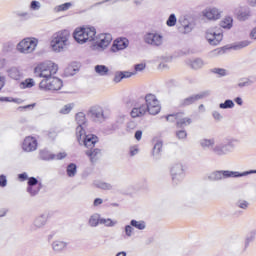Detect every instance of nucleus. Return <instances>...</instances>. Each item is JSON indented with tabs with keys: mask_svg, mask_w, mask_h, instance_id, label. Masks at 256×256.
<instances>
[{
	"mask_svg": "<svg viewBox=\"0 0 256 256\" xmlns=\"http://www.w3.org/2000/svg\"><path fill=\"white\" fill-rule=\"evenodd\" d=\"M79 135H81V133L76 134L79 144L84 145L88 149H93L95 147V143L99 141V138H97V136L93 134L86 135L85 130L83 135L81 136V139H79Z\"/></svg>",
	"mask_w": 256,
	"mask_h": 256,
	"instance_id": "f8f14e48",
	"label": "nucleus"
},
{
	"mask_svg": "<svg viewBox=\"0 0 256 256\" xmlns=\"http://www.w3.org/2000/svg\"><path fill=\"white\" fill-rule=\"evenodd\" d=\"M211 72L219 75V77H225V75H227V70L223 68H213Z\"/></svg>",
	"mask_w": 256,
	"mask_h": 256,
	"instance_id": "a18cd8bd",
	"label": "nucleus"
},
{
	"mask_svg": "<svg viewBox=\"0 0 256 256\" xmlns=\"http://www.w3.org/2000/svg\"><path fill=\"white\" fill-rule=\"evenodd\" d=\"M129 47V40L127 38H118L113 42V45L110 49L112 53H117V51H123Z\"/></svg>",
	"mask_w": 256,
	"mask_h": 256,
	"instance_id": "aec40b11",
	"label": "nucleus"
},
{
	"mask_svg": "<svg viewBox=\"0 0 256 256\" xmlns=\"http://www.w3.org/2000/svg\"><path fill=\"white\" fill-rule=\"evenodd\" d=\"M237 140L233 138H226L223 142L215 145V139H202L200 145L203 149H210L217 157H225L229 153H233V149L236 147Z\"/></svg>",
	"mask_w": 256,
	"mask_h": 256,
	"instance_id": "f257e3e1",
	"label": "nucleus"
},
{
	"mask_svg": "<svg viewBox=\"0 0 256 256\" xmlns=\"http://www.w3.org/2000/svg\"><path fill=\"white\" fill-rule=\"evenodd\" d=\"M40 89L44 91H59L63 87V81L56 77L43 79L39 84Z\"/></svg>",
	"mask_w": 256,
	"mask_h": 256,
	"instance_id": "6e6552de",
	"label": "nucleus"
},
{
	"mask_svg": "<svg viewBox=\"0 0 256 256\" xmlns=\"http://www.w3.org/2000/svg\"><path fill=\"white\" fill-rule=\"evenodd\" d=\"M250 37H251L252 39H256V27L251 31Z\"/></svg>",
	"mask_w": 256,
	"mask_h": 256,
	"instance_id": "774afa93",
	"label": "nucleus"
},
{
	"mask_svg": "<svg viewBox=\"0 0 256 256\" xmlns=\"http://www.w3.org/2000/svg\"><path fill=\"white\" fill-rule=\"evenodd\" d=\"M22 149L26 153L37 151V139L33 136L26 137L22 143Z\"/></svg>",
	"mask_w": 256,
	"mask_h": 256,
	"instance_id": "a211bd4d",
	"label": "nucleus"
},
{
	"mask_svg": "<svg viewBox=\"0 0 256 256\" xmlns=\"http://www.w3.org/2000/svg\"><path fill=\"white\" fill-rule=\"evenodd\" d=\"M212 117L215 119V121H221L223 119V116H221V113L214 111L212 113Z\"/></svg>",
	"mask_w": 256,
	"mask_h": 256,
	"instance_id": "bf43d9fd",
	"label": "nucleus"
},
{
	"mask_svg": "<svg viewBox=\"0 0 256 256\" xmlns=\"http://www.w3.org/2000/svg\"><path fill=\"white\" fill-rule=\"evenodd\" d=\"M46 223L47 215L42 214L35 218L33 222V227H35V229H41V227H45Z\"/></svg>",
	"mask_w": 256,
	"mask_h": 256,
	"instance_id": "393cba45",
	"label": "nucleus"
},
{
	"mask_svg": "<svg viewBox=\"0 0 256 256\" xmlns=\"http://www.w3.org/2000/svg\"><path fill=\"white\" fill-rule=\"evenodd\" d=\"M0 187H7V177L0 175Z\"/></svg>",
	"mask_w": 256,
	"mask_h": 256,
	"instance_id": "6e6d98bb",
	"label": "nucleus"
},
{
	"mask_svg": "<svg viewBox=\"0 0 256 256\" xmlns=\"http://www.w3.org/2000/svg\"><path fill=\"white\" fill-rule=\"evenodd\" d=\"M58 69V66L53 62L42 63L35 69V74L43 79H50L57 73Z\"/></svg>",
	"mask_w": 256,
	"mask_h": 256,
	"instance_id": "423d86ee",
	"label": "nucleus"
},
{
	"mask_svg": "<svg viewBox=\"0 0 256 256\" xmlns=\"http://www.w3.org/2000/svg\"><path fill=\"white\" fill-rule=\"evenodd\" d=\"M251 81L250 80H246V81H244V82H239L238 83V87H240V88H243V87H249V85H251Z\"/></svg>",
	"mask_w": 256,
	"mask_h": 256,
	"instance_id": "680f3d73",
	"label": "nucleus"
},
{
	"mask_svg": "<svg viewBox=\"0 0 256 256\" xmlns=\"http://www.w3.org/2000/svg\"><path fill=\"white\" fill-rule=\"evenodd\" d=\"M76 71H77V69L73 68V66H68L66 68L65 73H66V75H74Z\"/></svg>",
	"mask_w": 256,
	"mask_h": 256,
	"instance_id": "4d7b16f0",
	"label": "nucleus"
},
{
	"mask_svg": "<svg viewBox=\"0 0 256 256\" xmlns=\"http://www.w3.org/2000/svg\"><path fill=\"white\" fill-rule=\"evenodd\" d=\"M141 137H143V132L141 130L136 131L135 133V139L137 141H141Z\"/></svg>",
	"mask_w": 256,
	"mask_h": 256,
	"instance_id": "69168bd1",
	"label": "nucleus"
},
{
	"mask_svg": "<svg viewBox=\"0 0 256 256\" xmlns=\"http://www.w3.org/2000/svg\"><path fill=\"white\" fill-rule=\"evenodd\" d=\"M39 180H37V178H35V177H31V178H29V180H28V187H30V186H34V185H39Z\"/></svg>",
	"mask_w": 256,
	"mask_h": 256,
	"instance_id": "5fc2aeb1",
	"label": "nucleus"
},
{
	"mask_svg": "<svg viewBox=\"0 0 256 256\" xmlns=\"http://www.w3.org/2000/svg\"><path fill=\"white\" fill-rule=\"evenodd\" d=\"M39 158L42 161H52L53 159H55V154H51L49 150H40Z\"/></svg>",
	"mask_w": 256,
	"mask_h": 256,
	"instance_id": "c85d7f7f",
	"label": "nucleus"
},
{
	"mask_svg": "<svg viewBox=\"0 0 256 256\" xmlns=\"http://www.w3.org/2000/svg\"><path fill=\"white\" fill-rule=\"evenodd\" d=\"M144 101V104L148 107L149 115H158L161 112V104H159L155 94H146Z\"/></svg>",
	"mask_w": 256,
	"mask_h": 256,
	"instance_id": "0eeeda50",
	"label": "nucleus"
},
{
	"mask_svg": "<svg viewBox=\"0 0 256 256\" xmlns=\"http://www.w3.org/2000/svg\"><path fill=\"white\" fill-rule=\"evenodd\" d=\"M161 149H163V142H156L153 147V155H159V153H161Z\"/></svg>",
	"mask_w": 256,
	"mask_h": 256,
	"instance_id": "37998d69",
	"label": "nucleus"
},
{
	"mask_svg": "<svg viewBox=\"0 0 256 256\" xmlns=\"http://www.w3.org/2000/svg\"><path fill=\"white\" fill-rule=\"evenodd\" d=\"M101 221V218L99 217V214H94L89 219V225L90 227H97Z\"/></svg>",
	"mask_w": 256,
	"mask_h": 256,
	"instance_id": "e433bc0d",
	"label": "nucleus"
},
{
	"mask_svg": "<svg viewBox=\"0 0 256 256\" xmlns=\"http://www.w3.org/2000/svg\"><path fill=\"white\" fill-rule=\"evenodd\" d=\"M8 76L15 81H19L23 77V73L17 67H11L7 70Z\"/></svg>",
	"mask_w": 256,
	"mask_h": 256,
	"instance_id": "b1692460",
	"label": "nucleus"
},
{
	"mask_svg": "<svg viewBox=\"0 0 256 256\" xmlns=\"http://www.w3.org/2000/svg\"><path fill=\"white\" fill-rule=\"evenodd\" d=\"M233 107H235L233 100H225L224 103L219 104L220 109H233Z\"/></svg>",
	"mask_w": 256,
	"mask_h": 256,
	"instance_id": "a19ab883",
	"label": "nucleus"
},
{
	"mask_svg": "<svg viewBox=\"0 0 256 256\" xmlns=\"http://www.w3.org/2000/svg\"><path fill=\"white\" fill-rule=\"evenodd\" d=\"M256 174V170H250L245 172H237L230 170H216L208 175L209 181H223V179H233L238 177H247V175Z\"/></svg>",
	"mask_w": 256,
	"mask_h": 256,
	"instance_id": "f03ea898",
	"label": "nucleus"
},
{
	"mask_svg": "<svg viewBox=\"0 0 256 256\" xmlns=\"http://www.w3.org/2000/svg\"><path fill=\"white\" fill-rule=\"evenodd\" d=\"M251 44V42L244 40L239 42L238 44L233 46V49L237 50V49H244V47H249V45Z\"/></svg>",
	"mask_w": 256,
	"mask_h": 256,
	"instance_id": "49530a36",
	"label": "nucleus"
},
{
	"mask_svg": "<svg viewBox=\"0 0 256 256\" xmlns=\"http://www.w3.org/2000/svg\"><path fill=\"white\" fill-rule=\"evenodd\" d=\"M30 7L33 11H39L41 9V3L39 1H32Z\"/></svg>",
	"mask_w": 256,
	"mask_h": 256,
	"instance_id": "603ef678",
	"label": "nucleus"
},
{
	"mask_svg": "<svg viewBox=\"0 0 256 256\" xmlns=\"http://www.w3.org/2000/svg\"><path fill=\"white\" fill-rule=\"evenodd\" d=\"M220 27L223 29H231V27H233V18L229 16L224 18L220 23Z\"/></svg>",
	"mask_w": 256,
	"mask_h": 256,
	"instance_id": "2f4dec72",
	"label": "nucleus"
},
{
	"mask_svg": "<svg viewBox=\"0 0 256 256\" xmlns=\"http://www.w3.org/2000/svg\"><path fill=\"white\" fill-rule=\"evenodd\" d=\"M135 73L128 72V71H118L114 74L113 81L114 83H121L123 79H129V77H133Z\"/></svg>",
	"mask_w": 256,
	"mask_h": 256,
	"instance_id": "5701e85b",
	"label": "nucleus"
},
{
	"mask_svg": "<svg viewBox=\"0 0 256 256\" xmlns=\"http://www.w3.org/2000/svg\"><path fill=\"white\" fill-rule=\"evenodd\" d=\"M103 204V199L101 198H96L93 202L94 207H99V205Z\"/></svg>",
	"mask_w": 256,
	"mask_h": 256,
	"instance_id": "0e129e2a",
	"label": "nucleus"
},
{
	"mask_svg": "<svg viewBox=\"0 0 256 256\" xmlns=\"http://www.w3.org/2000/svg\"><path fill=\"white\" fill-rule=\"evenodd\" d=\"M72 109H73V105L67 104L62 109H60V113L62 115H68V113H71Z\"/></svg>",
	"mask_w": 256,
	"mask_h": 256,
	"instance_id": "de8ad7c7",
	"label": "nucleus"
},
{
	"mask_svg": "<svg viewBox=\"0 0 256 256\" xmlns=\"http://www.w3.org/2000/svg\"><path fill=\"white\" fill-rule=\"evenodd\" d=\"M205 65V63L203 62V60L201 58H196L192 61H190V67L192 69H201V67H203Z\"/></svg>",
	"mask_w": 256,
	"mask_h": 256,
	"instance_id": "72a5a7b5",
	"label": "nucleus"
},
{
	"mask_svg": "<svg viewBox=\"0 0 256 256\" xmlns=\"http://www.w3.org/2000/svg\"><path fill=\"white\" fill-rule=\"evenodd\" d=\"M139 153V148L137 146L130 147V155L131 157H135Z\"/></svg>",
	"mask_w": 256,
	"mask_h": 256,
	"instance_id": "13d9d810",
	"label": "nucleus"
},
{
	"mask_svg": "<svg viewBox=\"0 0 256 256\" xmlns=\"http://www.w3.org/2000/svg\"><path fill=\"white\" fill-rule=\"evenodd\" d=\"M76 123H77V128H76V135L78 138L81 140V137H83V133L85 131V127L87 126V117L85 116V113L83 112H78L75 116Z\"/></svg>",
	"mask_w": 256,
	"mask_h": 256,
	"instance_id": "dca6fc26",
	"label": "nucleus"
},
{
	"mask_svg": "<svg viewBox=\"0 0 256 256\" xmlns=\"http://www.w3.org/2000/svg\"><path fill=\"white\" fill-rule=\"evenodd\" d=\"M37 45H39V40L37 38L28 37L21 40L16 49L19 53L23 55H31V53H35V49H37Z\"/></svg>",
	"mask_w": 256,
	"mask_h": 256,
	"instance_id": "39448f33",
	"label": "nucleus"
},
{
	"mask_svg": "<svg viewBox=\"0 0 256 256\" xmlns=\"http://www.w3.org/2000/svg\"><path fill=\"white\" fill-rule=\"evenodd\" d=\"M65 157H67V153L65 152H60L58 154L55 155L54 159H57L58 161H61V159H65Z\"/></svg>",
	"mask_w": 256,
	"mask_h": 256,
	"instance_id": "052dcab7",
	"label": "nucleus"
},
{
	"mask_svg": "<svg viewBox=\"0 0 256 256\" xmlns=\"http://www.w3.org/2000/svg\"><path fill=\"white\" fill-rule=\"evenodd\" d=\"M66 248H67L66 242L56 240L52 243V249L56 253H60V251H64Z\"/></svg>",
	"mask_w": 256,
	"mask_h": 256,
	"instance_id": "bb28decb",
	"label": "nucleus"
},
{
	"mask_svg": "<svg viewBox=\"0 0 256 256\" xmlns=\"http://www.w3.org/2000/svg\"><path fill=\"white\" fill-rule=\"evenodd\" d=\"M86 155L90 158L91 163H95L99 157H101V150L94 149L86 152Z\"/></svg>",
	"mask_w": 256,
	"mask_h": 256,
	"instance_id": "cd10ccee",
	"label": "nucleus"
},
{
	"mask_svg": "<svg viewBox=\"0 0 256 256\" xmlns=\"http://www.w3.org/2000/svg\"><path fill=\"white\" fill-rule=\"evenodd\" d=\"M166 25H168V27H175V25H177V17L175 16V14H171L169 16Z\"/></svg>",
	"mask_w": 256,
	"mask_h": 256,
	"instance_id": "79ce46f5",
	"label": "nucleus"
},
{
	"mask_svg": "<svg viewBox=\"0 0 256 256\" xmlns=\"http://www.w3.org/2000/svg\"><path fill=\"white\" fill-rule=\"evenodd\" d=\"M66 173L68 177H75L77 175V165L71 163L67 166Z\"/></svg>",
	"mask_w": 256,
	"mask_h": 256,
	"instance_id": "f704fd0d",
	"label": "nucleus"
},
{
	"mask_svg": "<svg viewBox=\"0 0 256 256\" xmlns=\"http://www.w3.org/2000/svg\"><path fill=\"white\" fill-rule=\"evenodd\" d=\"M113 41V36L111 34H100L98 35L96 45H93L94 51H105Z\"/></svg>",
	"mask_w": 256,
	"mask_h": 256,
	"instance_id": "9d476101",
	"label": "nucleus"
},
{
	"mask_svg": "<svg viewBox=\"0 0 256 256\" xmlns=\"http://www.w3.org/2000/svg\"><path fill=\"white\" fill-rule=\"evenodd\" d=\"M145 67H146L145 63L136 64L134 66L135 72H131V73H135V75H137V73L144 71Z\"/></svg>",
	"mask_w": 256,
	"mask_h": 256,
	"instance_id": "8fccbe9b",
	"label": "nucleus"
},
{
	"mask_svg": "<svg viewBox=\"0 0 256 256\" xmlns=\"http://www.w3.org/2000/svg\"><path fill=\"white\" fill-rule=\"evenodd\" d=\"M95 35H97V30H95V27L76 28L73 33L75 41L80 45L95 41Z\"/></svg>",
	"mask_w": 256,
	"mask_h": 256,
	"instance_id": "20e7f679",
	"label": "nucleus"
},
{
	"mask_svg": "<svg viewBox=\"0 0 256 256\" xmlns=\"http://www.w3.org/2000/svg\"><path fill=\"white\" fill-rule=\"evenodd\" d=\"M94 187L103 189L104 191H111L113 189V186L107 182H94Z\"/></svg>",
	"mask_w": 256,
	"mask_h": 256,
	"instance_id": "473e14b6",
	"label": "nucleus"
},
{
	"mask_svg": "<svg viewBox=\"0 0 256 256\" xmlns=\"http://www.w3.org/2000/svg\"><path fill=\"white\" fill-rule=\"evenodd\" d=\"M126 127L127 131H133V129L137 128V123H135V121H129Z\"/></svg>",
	"mask_w": 256,
	"mask_h": 256,
	"instance_id": "864d4df0",
	"label": "nucleus"
},
{
	"mask_svg": "<svg viewBox=\"0 0 256 256\" xmlns=\"http://www.w3.org/2000/svg\"><path fill=\"white\" fill-rule=\"evenodd\" d=\"M12 47L10 43H6L3 45V51H11Z\"/></svg>",
	"mask_w": 256,
	"mask_h": 256,
	"instance_id": "338daca9",
	"label": "nucleus"
},
{
	"mask_svg": "<svg viewBox=\"0 0 256 256\" xmlns=\"http://www.w3.org/2000/svg\"><path fill=\"white\" fill-rule=\"evenodd\" d=\"M100 225H105L106 227H115V225H117V221H113L109 218H100Z\"/></svg>",
	"mask_w": 256,
	"mask_h": 256,
	"instance_id": "ea45409f",
	"label": "nucleus"
},
{
	"mask_svg": "<svg viewBox=\"0 0 256 256\" xmlns=\"http://www.w3.org/2000/svg\"><path fill=\"white\" fill-rule=\"evenodd\" d=\"M130 225L132 227H134L135 229H138L139 231H143L145 229V227H147V225L145 224V221H143V220H140V221L131 220Z\"/></svg>",
	"mask_w": 256,
	"mask_h": 256,
	"instance_id": "7c9ffc66",
	"label": "nucleus"
},
{
	"mask_svg": "<svg viewBox=\"0 0 256 256\" xmlns=\"http://www.w3.org/2000/svg\"><path fill=\"white\" fill-rule=\"evenodd\" d=\"M236 207H239V209H249V202L247 200L240 199L236 202Z\"/></svg>",
	"mask_w": 256,
	"mask_h": 256,
	"instance_id": "c03bdc74",
	"label": "nucleus"
},
{
	"mask_svg": "<svg viewBox=\"0 0 256 256\" xmlns=\"http://www.w3.org/2000/svg\"><path fill=\"white\" fill-rule=\"evenodd\" d=\"M209 95H211V91L205 90L199 94L187 97L180 102V107H189V105H193V103H197L199 99H205V97H209Z\"/></svg>",
	"mask_w": 256,
	"mask_h": 256,
	"instance_id": "ddd939ff",
	"label": "nucleus"
},
{
	"mask_svg": "<svg viewBox=\"0 0 256 256\" xmlns=\"http://www.w3.org/2000/svg\"><path fill=\"white\" fill-rule=\"evenodd\" d=\"M238 21H247L251 17V10L245 7H239L234 10Z\"/></svg>",
	"mask_w": 256,
	"mask_h": 256,
	"instance_id": "412c9836",
	"label": "nucleus"
},
{
	"mask_svg": "<svg viewBox=\"0 0 256 256\" xmlns=\"http://www.w3.org/2000/svg\"><path fill=\"white\" fill-rule=\"evenodd\" d=\"M147 113H149V110L145 102H138L132 108L130 115L133 119H137V117H145Z\"/></svg>",
	"mask_w": 256,
	"mask_h": 256,
	"instance_id": "f3484780",
	"label": "nucleus"
},
{
	"mask_svg": "<svg viewBox=\"0 0 256 256\" xmlns=\"http://www.w3.org/2000/svg\"><path fill=\"white\" fill-rule=\"evenodd\" d=\"M88 117L95 121L96 123H103L105 121V114L103 113V108L100 106H93L88 110Z\"/></svg>",
	"mask_w": 256,
	"mask_h": 256,
	"instance_id": "2eb2a0df",
	"label": "nucleus"
},
{
	"mask_svg": "<svg viewBox=\"0 0 256 256\" xmlns=\"http://www.w3.org/2000/svg\"><path fill=\"white\" fill-rule=\"evenodd\" d=\"M204 17H206V19H210V20H217L221 18V11H219V9L217 8H209L206 9L204 12Z\"/></svg>",
	"mask_w": 256,
	"mask_h": 256,
	"instance_id": "4be33fe9",
	"label": "nucleus"
},
{
	"mask_svg": "<svg viewBox=\"0 0 256 256\" xmlns=\"http://www.w3.org/2000/svg\"><path fill=\"white\" fill-rule=\"evenodd\" d=\"M176 137L177 139H180V140L187 139V131L185 130L176 131Z\"/></svg>",
	"mask_w": 256,
	"mask_h": 256,
	"instance_id": "3c124183",
	"label": "nucleus"
},
{
	"mask_svg": "<svg viewBox=\"0 0 256 256\" xmlns=\"http://www.w3.org/2000/svg\"><path fill=\"white\" fill-rule=\"evenodd\" d=\"M43 189V184L39 183L34 186H27V193H29L30 197H36V195H39V191Z\"/></svg>",
	"mask_w": 256,
	"mask_h": 256,
	"instance_id": "a878e982",
	"label": "nucleus"
},
{
	"mask_svg": "<svg viewBox=\"0 0 256 256\" xmlns=\"http://www.w3.org/2000/svg\"><path fill=\"white\" fill-rule=\"evenodd\" d=\"M171 176L173 185H179V183L185 179V171L183 170V165H173L171 168Z\"/></svg>",
	"mask_w": 256,
	"mask_h": 256,
	"instance_id": "9b49d317",
	"label": "nucleus"
},
{
	"mask_svg": "<svg viewBox=\"0 0 256 256\" xmlns=\"http://www.w3.org/2000/svg\"><path fill=\"white\" fill-rule=\"evenodd\" d=\"M69 30H61L53 34L50 47L55 53H61L69 45Z\"/></svg>",
	"mask_w": 256,
	"mask_h": 256,
	"instance_id": "7ed1b4c3",
	"label": "nucleus"
},
{
	"mask_svg": "<svg viewBox=\"0 0 256 256\" xmlns=\"http://www.w3.org/2000/svg\"><path fill=\"white\" fill-rule=\"evenodd\" d=\"M71 2L64 3L62 5H58L54 8L56 13H61V11H68V9L72 6Z\"/></svg>",
	"mask_w": 256,
	"mask_h": 256,
	"instance_id": "58836bf2",
	"label": "nucleus"
},
{
	"mask_svg": "<svg viewBox=\"0 0 256 256\" xmlns=\"http://www.w3.org/2000/svg\"><path fill=\"white\" fill-rule=\"evenodd\" d=\"M95 72L101 77L109 75V68L105 65H96Z\"/></svg>",
	"mask_w": 256,
	"mask_h": 256,
	"instance_id": "c756f323",
	"label": "nucleus"
},
{
	"mask_svg": "<svg viewBox=\"0 0 256 256\" xmlns=\"http://www.w3.org/2000/svg\"><path fill=\"white\" fill-rule=\"evenodd\" d=\"M255 237H256V231L251 230L245 238V247H249V243H253V241H255Z\"/></svg>",
	"mask_w": 256,
	"mask_h": 256,
	"instance_id": "c9c22d12",
	"label": "nucleus"
},
{
	"mask_svg": "<svg viewBox=\"0 0 256 256\" xmlns=\"http://www.w3.org/2000/svg\"><path fill=\"white\" fill-rule=\"evenodd\" d=\"M133 231H134V229H133L131 224L126 225L125 228H124V233L127 237H132L133 236Z\"/></svg>",
	"mask_w": 256,
	"mask_h": 256,
	"instance_id": "09e8293b",
	"label": "nucleus"
},
{
	"mask_svg": "<svg viewBox=\"0 0 256 256\" xmlns=\"http://www.w3.org/2000/svg\"><path fill=\"white\" fill-rule=\"evenodd\" d=\"M144 42L152 47H161L163 45V36L159 33L150 32L145 34Z\"/></svg>",
	"mask_w": 256,
	"mask_h": 256,
	"instance_id": "4468645a",
	"label": "nucleus"
},
{
	"mask_svg": "<svg viewBox=\"0 0 256 256\" xmlns=\"http://www.w3.org/2000/svg\"><path fill=\"white\" fill-rule=\"evenodd\" d=\"M206 39L210 45L217 46L223 41V32L220 28H209L206 31Z\"/></svg>",
	"mask_w": 256,
	"mask_h": 256,
	"instance_id": "1a4fd4ad",
	"label": "nucleus"
},
{
	"mask_svg": "<svg viewBox=\"0 0 256 256\" xmlns=\"http://www.w3.org/2000/svg\"><path fill=\"white\" fill-rule=\"evenodd\" d=\"M166 121H177V114H170L166 116Z\"/></svg>",
	"mask_w": 256,
	"mask_h": 256,
	"instance_id": "e2e57ef3",
	"label": "nucleus"
},
{
	"mask_svg": "<svg viewBox=\"0 0 256 256\" xmlns=\"http://www.w3.org/2000/svg\"><path fill=\"white\" fill-rule=\"evenodd\" d=\"M191 123H193V120L189 117H185V113H176V127L184 129V127L191 125Z\"/></svg>",
	"mask_w": 256,
	"mask_h": 256,
	"instance_id": "6ab92c4d",
	"label": "nucleus"
},
{
	"mask_svg": "<svg viewBox=\"0 0 256 256\" xmlns=\"http://www.w3.org/2000/svg\"><path fill=\"white\" fill-rule=\"evenodd\" d=\"M35 86V81L33 79H26L25 81L20 83L21 89H31V87Z\"/></svg>",
	"mask_w": 256,
	"mask_h": 256,
	"instance_id": "4c0bfd02",
	"label": "nucleus"
}]
</instances>
